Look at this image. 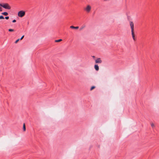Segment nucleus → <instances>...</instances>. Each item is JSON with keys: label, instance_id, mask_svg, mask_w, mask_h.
Segmentation results:
<instances>
[{"label": "nucleus", "instance_id": "nucleus-21", "mask_svg": "<svg viewBox=\"0 0 159 159\" xmlns=\"http://www.w3.org/2000/svg\"><path fill=\"white\" fill-rule=\"evenodd\" d=\"M93 58H94V57H95V56H93Z\"/></svg>", "mask_w": 159, "mask_h": 159}, {"label": "nucleus", "instance_id": "nucleus-3", "mask_svg": "<svg viewBox=\"0 0 159 159\" xmlns=\"http://www.w3.org/2000/svg\"><path fill=\"white\" fill-rule=\"evenodd\" d=\"M25 12L23 11H19L18 14V15L20 17H22L25 16Z\"/></svg>", "mask_w": 159, "mask_h": 159}, {"label": "nucleus", "instance_id": "nucleus-5", "mask_svg": "<svg viewBox=\"0 0 159 159\" xmlns=\"http://www.w3.org/2000/svg\"><path fill=\"white\" fill-rule=\"evenodd\" d=\"M96 63H101L102 62V61L100 58H97L95 61Z\"/></svg>", "mask_w": 159, "mask_h": 159}, {"label": "nucleus", "instance_id": "nucleus-13", "mask_svg": "<svg viewBox=\"0 0 159 159\" xmlns=\"http://www.w3.org/2000/svg\"><path fill=\"white\" fill-rule=\"evenodd\" d=\"M151 125L152 128H154V125L153 123H151Z\"/></svg>", "mask_w": 159, "mask_h": 159}, {"label": "nucleus", "instance_id": "nucleus-10", "mask_svg": "<svg viewBox=\"0 0 159 159\" xmlns=\"http://www.w3.org/2000/svg\"><path fill=\"white\" fill-rule=\"evenodd\" d=\"M2 14L5 16H7L8 15V13L7 12H4L2 13Z\"/></svg>", "mask_w": 159, "mask_h": 159}, {"label": "nucleus", "instance_id": "nucleus-18", "mask_svg": "<svg viewBox=\"0 0 159 159\" xmlns=\"http://www.w3.org/2000/svg\"><path fill=\"white\" fill-rule=\"evenodd\" d=\"M5 18L7 19V20L8 19H9V17L8 16H7V17H5Z\"/></svg>", "mask_w": 159, "mask_h": 159}, {"label": "nucleus", "instance_id": "nucleus-20", "mask_svg": "<svg viewBox=\"0 0 159 159\" xmlns=\"http://www.w3.org/2000/svg\"><path fill=\"white\" fill-rule=\"evenodd\" d=\"M2 11V8L0 7V11Z\"/></svg>", "mask_w": 159, "mask_h": 159}, {"label": "nucleus", "instance_id": "nucleus-12", "mask_svg": "<svg viewBox=\"0 0 159 159\" xmlns=\"http://www.w3.org/2000/svg\"><path fill=\"white\" fill-rule=\"evenodd\" d=\"M95 88V86H92L91 89H90V90H93V89H94V88Z\"/></svg>", "mask_w": 159, "mask_h": 159}, {"label": "nucleus", "instance_id": "nucleus-19", "mask_svg": "<svg viewBox=\"0 0 159 159\" xmlns=\"http://www.w3.org/2000/svg\"><path fill=\"white\" fill-rule=\"evenodd\" d=\"M16 20H14L13 21H12V22L13 23H15V22H16Z\"/></svg>", "mask_w": 159, "mask_h": 159}, {"label": "nucleus", "instance_id": "nucleus-17", "mask_svg": "<svg viewBox=\"0 0 159 159\" xmlns=\"http://www.w3.org/2000/svg\"><path fill=\"white\" fill-rule=\"evenodd\" d=\"M24 35H23L20 38V40H21L22 39H23V38H24Z\"/></svg>", "mask_w": 159, "mask_h": 159}, {"label": "nucleus", "instance_id": "nucleus-9", "mask_svg": "<svg viewBox=\"0 0 159 159\" xmlns=\"http://www.w3.org/2000/svg\"><path fill=\"white\" fill-rule=\"evenodd\" d=\"M23 130L24 131H25L26 130L25 126V123L23 124Z\"/></svg>", "mask_w": 159, "mask_h": 159}, {"label": "nucleus", "instance_id": "nucleus-4", "mask_svg": "<svg viewBox=\"0 0 159 159\" xmlns=\"http://www.w3.org/2000/svg\"><path fill=\"white\" fill-rule=\"evenodd\" d=\"M91 7L90 5H87L84 8V10L88 13H89L91 11Z\"/></svg>", "mask_w": 159, "mask_h": 159}, {"label": "nucleus", "instance_id": "nucleus-2", "mask_svg": "<svg viewBox=\"0 0 159 159\" xmlns=\"http://www.w3.org/2000/svg\"><path fill=\"white\" fill-rule=\"evenodd\" d=\"M0 6L6 9L10 10L11 8V7L7 3H5L3 4L0 3Z\"/></svg>", "mask_w": 159, "mask_h": 159}, {"label": "nucleus", "instance_id": "nucleus-15", "mask_svg": "<svg viewBox=\"0 0 159 159\" xmlns=\"http://www.w3.org/2000/svg\"><path fill=\"white\" fill-rule=\"evenodd\" d=\"M4 17L2 16H0V19H4Z\"/></svg>", "mask_w": 159, "mask_h": 159}, {"label": "nucleus", "instance_id": "nucleus-6", "mask_svg": "<svg viewBox=\"0 0 159 159\" xmlns=\"http://www.w3.org/2000/svg\"><path fill=\"white\" fill-rule=\"evenodd\" d=\"M94 68L96 71H98L99 70V66L98 65H95L94 66Z\"/></svg>", "mask_w": 159, "mask_h": 159}, {"label": "nucleus", "instance_id": "nucleus-1", "mask_svg": "<svg viewBox=\"0 0 159 159\" xmlns=\"http://www.w3.org/2000/svg\"><path fill=\"white\" fill-rule=\"evenodd\" d=\"M129 25L130 26L131 30V34L132 37L133 39L134 40H135V35L134 34V24L132 21L129 22Z\"/></svg>", "mask_w": 159, "mask_h": 159}, {"label": "nucleus", "instance_id": "nucleus-8", "mask_svg": "<svg viewBox=\"0 0 159 159\" xmlns=\"http://www.w3.org/2000/svg\"><path fill=\"white\" fill-rule=\"evenodd\" d=\"M85 26L84 25L82 26L80 28V30L81 31L83 30L85 27Z\"/></svg>", "mask_w": 159, "mask_h": 159}, {"label": "nucleus", "instance_id": "nucleus-7", "mask_svg": "<svg viewBox=\"0 0 159 159\" xmlns=\"http://www.w3.org/2000/svg\"><path fill=\"white\" fill-rule=\"evenodd\" d=\"M70 28L72 29H77L79 28V27L78 26L75 27L73 26H71L70 27Z\"/></svg>", "mask_w": 159, "mask_h": 159}, {"label": "nucleus", "instance_id": "nucleus-11", "mask_svg": "<svg viewBox=\"0 0 159 159\" xmlns=\"http://www.w3.org/2000/svg\"><path fill=\"white\" fill-rule=\"evenodd\" d=\"M62 40V39H59L58 40H56L55 41V42H59L61 41Z\"/></svg>", "mask_w": 159, "mask_h": 159}, {"label": "nucleus", "instance_id": "nucleus-16", "mask_svg": "<svg viewBox=\"0 0 159 159\" xmlns=\"http://www.w3.org/2000/svg\"><path fill=\"white\" fill-rule=\"evenodd\" d=\"M20 40V39H17L15 42V43H16Z\"/></svg>", "mask_w": 159, "mask_h": 159}, {"label": "nucleus", "instance_id": "nucleus-14", "mask_svg": "<svg viewBox=\"0 0 159 159\" xmlns=\"http://www.w3.org/2000/svg\"><path fill=\"white\" fill-rule=\"evenodd\" d=\"M14 30L12 29H9L8 31L10 32H12L14 31Z\"/></svg>", "mask_w": 159, "mask_h": 159}]
</instances>
